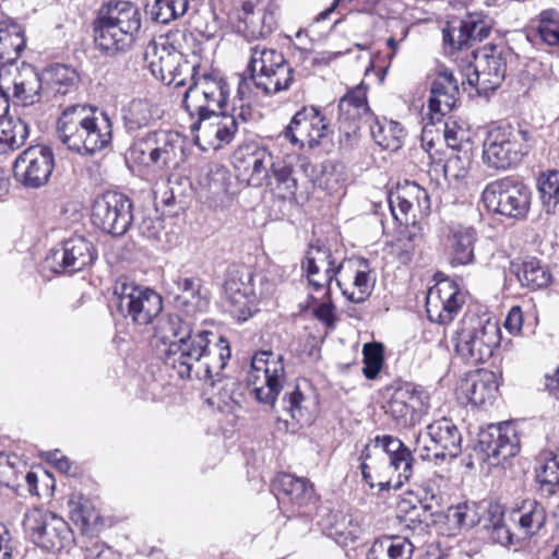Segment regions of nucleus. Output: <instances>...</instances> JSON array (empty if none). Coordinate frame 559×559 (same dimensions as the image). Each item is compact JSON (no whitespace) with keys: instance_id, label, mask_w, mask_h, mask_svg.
Here are the masks:
<instances>
[{"instance_id":"obj_1","label":"nucleus","mask_w":559,"mask_h":559,"mask_svg":"<svg viewBox=\"0 0 559 559\" xmlns=\"http://www.w3.org/2000/svg\"><path fill=\"white\" fill-rule=\"evenodd\" d=\"M175 285L180 294L176 301L185 317L166 314L157 320L154 338L164 345V364L179 379L199 380L212 386L222 382V371L230 358L229 343L221 335L197 325L191 316L204 312L209 300L201 294L200 281L178 276Z\"/></svg>"},{"instance_id":"obj_2","label":"nucleus","mask_w":559,"mask_h":559,"mask_svg":"<svg viewBox=\"0 0 559 559\" xmlns=\"http://www.w3.org/2000/svg\"><path fill=\"white\" fill-rule=\"evenodd\" d=\"M56 136L69 150L92 155L110 144L112 122L108 114L96 107L74 104L61 110Z\"/></svg>"},{"instance_id":"obj_3","label":"nucleus","mask_w":559,"mask_h":559,"mask_svg":"<svg viewBox=\"0 0 559 559\" xmlns=\"http://www.w3.org/2000/svg\"><path fill=\"white\" fill-rule=\"evenodd\" d=\"M247 72L239 81L241 98L250 92V84L264 95H274L288 90L294 81V70L284 55L261 44L250 48Z\"/></svg>"},{"instance_id":"obj_4","label":"nucleus","mask_w":559,"mask_h":559,"mask_svg":"<svg viewBox=\"0 0 559 559\" xmlns=\"http://www.w3.org/2000/svg\"><path fill=\"white\" fill-rule=\"evenodd\" d=\"M185 41V32L175 29L151 40L145 48L144 59L151 73L166 85L185 86L188 74L198 67L183 57Z\"/></svg>"},{"instance_id":"obj_5","label":"nucleus","mask_w":559,"mask_h":559,"mask_svg":"<svg viewBox=\"0 0 559 559\" xmlns=\"http://www.w3.org/2000/svg\"><path fill=\"white\" fill-rule=\"evenodd\" d=\"M500 340L498 321L472 311L464 314L453 337L455 352L471 364H481L491 358Z\"/></svg>"},{"instance_id":"obj_6","label":"nucleus","mask_w":559,"mask_h":559,"mask_svg":"<svg viewBox=\"0 0 559 559\" xmlns=\"http://www.w3.org/2000/svg\"><path fill=\"white\" fill-rule=\"evenodd\" d=\"M190 81L182 99V106L191 118L219 112L229 98L227 81L216 72H199V66L188 74Z\"/></svg>"},{"instance_id":"obj_7","label":"nucleus","mask_w":559,"mask_h":559,"mask_svg":"<svg viewBox=\"0 0 559 559\" xmlns=\"http://www.w3.org/2000/svg\"><path fill=\"white\" fill-rule=\"evenodd\" d=\"M528 132L510 124L492 127L483 144V160L489 168L507 170L528 153Z\"/></svg>"},{"instance_id":"obj_8","label":"nucleus","mask_w":559,"mask_h":559,"mask_svg":"<svg viewBox=\"0 0 559 559\" xmlns=\"http://www.w3.org/2000/svg\"><path fill=\"white\" fill-rule=\"evenodd\" d=\"M119 312L135 325L151 324L163 310V299L155 290L119 278L114 286Z\"/></svg>"},{"instance_id":"obj_9","label":"nucleus","mask_w":559,"mask_h":559,"mask_svg":"<svg viewBox=\"0 0 559 559\" xmlns=\"http://www.w3.org/2000/svg\"><path fill=\"white\" fill-rule=\"evenodd\" d=\"M23 528L35 545L48 551H60L73 543L69 524L46 509L28 510L24 514Z\"/></svg>"},{"instance_id":"obj_10","label":"nucleus","mask_w":559,"mask_h":559,"mask_svg":"<svg viewBox=\"0 0 559 559\" xmlns=\"http://www.w3.org/2000/svg\"><path fill=\"white\" fill-rule=\"evenodd\" d=\"M480 200L489 212L522 219L530 212L532 192L527 186L503 178L489 182Z\"/></svg>"},{"instance_id":"obj_11","label":"nucleus","mask_w":559,"mask_h":559,"mask_svg":"<svg viewBox=\"0 0 559 559\" xmlns=\"http://www.w3.org/2000/svg\"><path fill=\"white\" fill-rule=\"evenodd\" d=\"M509 57L511 51L508 48L495 45L477 49L474 52V64L465 74L467 83L479 94L497 90L506 78Z\"/></svg>"},{"instance_id":"obj_12","label":"nucleus","mask_w":559,"mask_h":559,"mask_svg":"<svg viewBox=\"0 0 559 559\" xmlns=\"http://www.w3.org/2000/svg\"><path fill=\"white\" fill-rule=\"evenodd\" d=\"M462 436L457 427L448 418L429 424L416 438L415 452L423 460H445L459 456L462 450Z\"/></svg>"},{"instance_id":"obj_13","label":"nucleus","mask_w":559,"mask_h":559,"mask_svg":"<svg viewBox=\"0 0 559 559\" xmlns=\"http://www.w3.org/2000/svg\"><path fill=\"white\" fill-rule=\"evenodd\" d=\"M133 204L123 193L106 191L98 195L92 205V223L111 236L124 235L133 221Z\"/></svg>"},{"instance_id":"obj_14","label":"nucleus","mask_w":559,"mask_h":559,"mask_svg":"<svg viewBox=\"0 0 559 559\" xmlns=\"http://www.w3.org/2000/svg\"><path fill=\"white\" fill-rule=\"evenodd\" d=\"M330 133V123L322 111L314 106H305L293 116L277 140L289 141L298 148L305 145L314 147L320 145Z\"/></svg>"},{"instance_id":"obj_15","label":"nucleus","mask_w":559,"mask_h":559,"mask_svg":"<svg viewBox=\"0 0 559 559\" xmlns=\"http://www.w3.org/2000/svg\"><path fill=\"white\" fill-rule=\"evenodd\" d=\"M429 394L412 383L395 389L384 406L385 414L401 428L413 427L428 413Z\"/></svg>"},{"instance_id":"obj_16","label":"nucleus","mask_w":559,"mask_h":559,"mask_svg":"<svg viewBox=\"0 0 559 559\" xmlns=\"http://www.w3.org/2000/svg\"><path fill=\"white\" fill-rule=\"evenodd\" d=\"M53 168L55 155L52 148L44 144L25 148L13 163L16 181L32 189L45 186Z\"/></svg>"},{"instance_id":"obj_17","label":"nucleus","mask_w":559,"mask_h":559,"mask_svg":"<svg viewBox=\"0 0 559 559\" xmlns=\"http://www.w3.org/2000/svg\"><path fill=\"white\" fill-rule=\"evenodd\" d=\"M273 162L272 153L254 142L238 146L233 154V165L238 180L254 188L265 185Z\"/></svg>"},{"instance_id":"obj_18","label":"nucleus","mask_w":559,"mask_h":559,"mask_svg":"<svg viewBox=\"0 0 559 559\" xmlns=\"http://www.w3.org/2000/svg\"><path fill=\"white\" fill-rule=\"evenodd\" d=\"M393 217L404 225H415L430 213L431 202L426 189L416 182L405 181L388 197Z\"/></svg>"},{"instance_id":"obj_19","label":"nucleus","mask_w":559,"mask_h":559,"mask_svg":"<svg viewBox=\"0 0 559 559\" xmlns=\"http://www.w3.org/2000/svg\"><path fill=\"white\" fill-rule=\"evenodd\" d=\"M190 129L195 144L202 151H217L234 140L238 122L235 115L217 112L197 118Z\"/></svg>"},{"instance_id":"obj_20","label":"nucleus","mask_w":559,"mask_h":559,"mask_svg":"<svg viewBox=\"0 0 559 559\" xmlns=\"http://www.w3.org/2000/svg\"><path fill=\"white\" fill-rule=\"evenodd\" d=\"M465 302V295L457 284L443 278L438 281L427 293L426 311L431 322L448 324L461 310Z\"/></svg>"},{"instance_id":"obj_21","label":"nucleus","mask_w":559,"mask_h":559,"mask_svg":"<svg viewBox=\"0 0 559 559\" xmlns=\"http://www.w3.org/2000/svg\"><path fill=\"white\" fill-rule=\"evenodd\" d=\"M96 259L93 243L83 236L74 235L63 241L47 257V262L56 273H76L90 266Z\"/></svg>"},{"instance_id":"obj_22","label":"nucleus","mask_w":559,"mask_h":559,"mask_svg":"<svg viewBox=\"0 0 559 559\" xmlns=\"http://www.w3.org/2000/svg\"><path fill=\"white\" fill-rule=\"evenodd\" d=\"M1 87L7 92L9 99L12 98L19 106H33L41 99V79L29 64L10 71L9 76L2 79Z\"/></svg>"},{"instance_id":"obj_23","label":"nucleus","mask_w":559,"mask_h":559,"mask_svg":"<svg viewBox=\"0 0 559 559\" xmlns=\"http://www.w3.org/2000/svg\"><path fill=\"white\" fill-rule=\"evenodd\" d=\"M483 451L495 464L515 456L520 451V439L515 427L510 423L490 426L479 435Z\"/></svg>"},{"instance_id":"obj_24","label":"nucleus","mask_w":559,"mask_h":559,"mask_svg":"<svg viewBox=\"0 0 559 559\" xmlns=\"http://www.w3.org/2000/svg\"><path fill=\"white\" fill-rule=\"evenodd\" d=\"M368 451H372L374 456H382L389 464L385 467L392 468L397 479L403 483L409 480L413 474V456L399 438L388 435L377 436L372 443H368Z\"/></svg>"},{"instance_id":"obj_25","label":"nucleus","mask_w":559,"mask_h":559,"mask_svg":"<svg viewBox=\"0 0 559 559\" xmlns=\"http://www.w3.org/2000/svg\"><path fill=\"white\" fill-rule=\"evenodd\" d=\"M508 521L515 527L522 540L538 535L545 527L547 513L536 499H523L513 503L507 511Z\"/></svg>"},{"instance_id":"obj_26","label":"nucleus","mask_w":559,"mask_h":559,"mask_svg":"<svg viewBox=\"0 0 559 559\" xmlns=\"http://www.w3.org/2000/svg\"><path fill=\"white\" fill-rule=\"evenodd\" d=\"M336 285L350 301L359 304L370 295L373 283L368 265L362 261H347L337 265Z\"/></svg>"},{"instance_id":"obj_27","label":"nucleus","mask_w":559,"mask_h":559,"mask_svg":"<svg viewBox=\"0 0 559 559\" xmlns=\"http://www.w3.org/2000/svg\"><path fill=\"white\" fill-rule=\"evenodd\" d=\"M224 292L229 312L236 320L246 321L258 310L251 274H239V272L230 274L225 282Z\"/></svg>"},{"instance_id":"obj_28","label":"nucleus","mask_w":559,"mask_h":559,"mask_svg":"<svg viewBox=\"0 0 559 559\" xmlns=\"http://www.w3.org/2000/svg\"><path fill=\"white\" fill-rule=\"evenodd\" d=\"M337 265L330 249L317 246H310L302 263L309 285L316 292H323L324 297L329 296L330 284L337 275Z\"/></svg>"},{"instance_id":"obj_29","label":"nucleus","mask_w":559,"mask_h":559,"mask_svg":"<svg viewBox=\"0 0 559 559\" xmlns=\"http://www.w3.org/2000/svg\"><path fill=\"white\" fill-rule=\"evenodd\" d=\"M456 393L473 406L491 405L498 393L497 376L487 369L472 371L461 380Z\"/></svg>"},{"instance_id":"obj_30","label":"nucleus","mask_w":559,"mask_h":559,"mask_svg":"<svg viewBox=\"0 0 559 559\" xmlns=\"http://www.w3.org/2000/svg\"><path fill=\"white\" fill-rule=\"evenodd\" d=\"M459 95L457 80L449 69H440L432 82L428 100L429 116L432 122L450 112L456 104Z\"/></svg>"},{"instance_id":"obj_31","label":"nucleus","mask_w":559,"mask_h":559,"mask_svg":"<svg viewBox=\"0 0 559 559\" xmlns=\"http://www.w3.org/2000/svg\"><path fill=\"white\" fill-rule=\"evenodd\" d=\"M155 171L175 169L182 159V139L177 132L157 130L152 132Z\"/></svg>"},{"instance_id":"obj_32","label":"nucleus","mask_w":559,"mask_h":559,"mask_svg":"<svg viewBox=\"0 0 559 559\" xmlns=\"http://www.w3.org/2000/svg\"><path fill=\"white\" fill-rule=\"evenodd\" d=\"M359 461L362 477L371 488L378 486L380 490L397 489L403 485V481L397 479L395 472L385 467L389 464L382 456H374L372 451H368V444L361 450Z\"/></svg>"},{"instance_id":"obj_33","label":"nucleus","mask_w":559,"mask_h":559,"mask_svg":"<svg viewBox=\"0 0 559 559\" xmlns=\"http://www.w3.org/2000/svg\"><path fill=\"white\" fill-rule=\"evenodd\" d=\"M94 33L96 45L108 52L128 49L135 38L133 34L124 32L100 14H97Z\"/></svg>"},{"instance_id":"obj_34","label":"nucleus","mask_w":559,"mask_h":559,"mask_svg":"<svg viewBox=\"0 0 559 559\" xmlns=\"http://www.w3.org/2000/svg\"><path fill=\"white\" fill-rule=\"evenodd\" d=\"M272 487L278 499H287L298 507L308 504L314 498L312 485L307 479L295 477L292 474L277 475Z\"/></svg>"},{"instance_id":"obj_35","label":"nucleus","mask_w":559,"mask_h":559,"mask_svg":"<svg viewBox=\"0 0 559 559\" xmlns=\"http://www.w3.org/2000/svg\"><path fill=\"white\" fill-rule=\"evenodd\" d=\"M476 230L472 226L452 224L449 226L448 242L451 249V262L466 265L474 260Z\"/></svg>"},{"instance_id":"obj_36","label":"nucleus","mask_w":559,"mask_h":559,"mask_svg":"<svg viewBox=\"0 0 559 559\" xmlns=\"http://www.w3.org/2000/svg\"><path fill=\"white\" fill-rule=\"evenodd\" d=\"M98 14L134 36H136L140 31L141 14L139 9L130 1H109L99 9Z\"/></svg>"},{"instance_id":"obj_37","label":"nucleus","mask_w":559,"mask_h":559,"mask_svg":"<svg viewBox=\"0 0 559 559\" xmlns=\"http://www.w3.org/2000/svg\"><path fill=\"white\" fill-rule=\"evenodd\" d=\"M413 550V544L405 537L383 536L372 543L366 559H411Z\"/></svg>"},{"instance_id":"obj_38","label":"nucleus","mask_w":559,"mask_h":559,"mask_svg":"<svg viewBox=\"0 0 559 559\" xmlns=\"http://www.w3.org/2000/svg\"><path fill=\"white\" fill-rule=\"evenodd\" d=\"M29 135L28 124L21 118L0 119V154H9L22 147Z\"/></svg>"},{"instance_id":"obj_39","label":"nucleus","mask_w":559,"mask_h":559,"mask_svg":"<svg viewBox=\"0 0 559 559\" xmlns=\"http://www.w3.org/2000/svg\"><path fill=\"white\" fill-rule=\"evenodd\" d=\"M370 132L379 146L391 152L400 150L406 136L400 122L385 118L376 119L370 126Z\"/></svg>"},{"instance_id":"obj_40","label":"nucleus","mask_w":559,"mask_h":559,"mask_svg":"<svg viewBox=\"0 0 559 559\" xmlns=\"http://www.w3.org/2000/svg\"><path fill=\"white\" fill-rule=\"evenodd\" d=\"M267 186L275 197L282 200L292 199L297 191V180L293 176V167L283 160L273 162Z\"/></svg>"},{"instance_id":"obj_41","label":"nucleus","mask_w":559,"mask_h":559,"mask_svg":"<svg viewBox=\"0 0 559 559\" xmlns=\"http://www.w3.org/2000/svg\"><path fill=\"white\" fill-rule=\"evenodd\" d=\"M340 119L355 123L368 115L367 87L361 83L349 90L338 103Z\"/></svg>"},{"instance_id":"obj_42","label":"nucleus","mask_w":559,"mask_h":559,"mask_svg":"<svg viewBox=\"0 0 559 559\" xmlns=\"http://www.w3.org/2000/svg\"><path fill=\"white\" fill-rule=\"evenodd\" d=\"M158 118V108L145 98L132 99L123 114L124 123L129 131L147 127Z\"/></svg>"},{"instance_id":"obj_43","label":"nucleus","mask_w":559,"mask_h":559,"mask_svg":"<svg viewBox=\"0 0 559 559\" xmlns=\"http://www.w3.org/2000/svg\"><path fill=\"white\" fill-rule=\"evenodd\" d=\"M516 277L523 287L533 290L547 287L552 280L549 269L535 258L525 260L518 266Z\"/></svg>"},{"instance_id":"obj_44","label":"nucleus","mask_w":559,"mask_h":559,"mask_svg":"<svg viewBox=\"0 0 559 559\" xmlns=\"http://www.w3.org/2000/svg\"><path fill=\"white\" fill-rule=\"evenodd\" d=\"M286 377L284 358L272 350H260L251 358L247 377Z\"/></svg>"},{"instance_id":"obj_45","label":"nucleus","mask_w":559,"mask_h":559,"mask_svg":"<svg viewBox=\"0 0 559 559\" xmlns=\"http://www.w3.org/2000/svg\"><path fill=\"white\" fill-rule=\"evenodd\" d=\"M239 17L245 24L243 31L251 38L264 37L271 34L273 29V17L264 12H255L254 4L251 1L242 3Z\"/></svg>"},{"instance_id":"obj_46","label":"nucleus","mask_w":559,"mask_h":559,"mask_svg":"<svg viewBox=\"0 0 559 559\" xmlns=\"http://www.w3.org/2000/svg\"><path fill=\"white\" fill-rule=\"evenodd\" d=\"M537 189L543 209L548 214L559 213V170L542 173L537 178Z\"/></svg>"},{"instance_id":"obj_47","label":"nucleus","mask_w":559,"mask_h":559,"mask_svg":"<svg viewBox=\"0 0 559 559\" xmlns=\"http://www.w3.org/2000/svg\"><path fill=\"white\" fill-rule=\"evenodd\" d=\"M285 380L286 377H247V384L258 402L272 405L283 390Z\"/></svg>"},{"instance_id":"obj_48","label":"nucleus","mask_w":559,"mask_h":559,"mask_svg":"<svg viewBox=\"0 0 559 559\" xmlns=\"http://www.w3.org/2000/svg\"><path fill=\"white\" fill-rule=\"evenodd\" d=\"M25 48V38L21 27L15 23H0V56L8 59L17 58Z\"/></svg>"},{"instance_id":"obj_49","label":"nucleus","mask_w":559,"mask_h":559,"mask_svg":"<svg viewBox=\"0 0 559 559\" xmlns=\"http://www.w3.org/2000/svg\"><path fill=\"white\" fill-rule=\"evenodd\" d=\"M362 532L356 518L352 514H340L329 527V535L341 546L354 543Z\"/></svg>"},{"instance_id":"obj_50","label":"nucleus","mask_w":559,"mask_h":559,"mask_svg":"<svg viewBox=\"0 0 559 559\" xmlns=\"http://www.w3.org/2000/svg\"><path fill=\"white\" fill-rule=\"evenodd\" d=\"M471 19L452 20L443 29V41L451 50L462 49L472 41Z\"/></svg>"},{"instance_id":"obj_51","label":"nucleus","mask_w":559,"mask_h":559,"mask_svg":"<svg viewBox=\"0 0 559 559\" xmlns=\"http://www.w3.org/2000/svg\"><path fill=\"white\" fill-rule=\"evenodd\" d=\"M49 88L59 95H67L75 88L78 82L76 72L63 64H56L47 72Z\"/></svg>"},{"instance_id":"obj_52","label":"nucleus","mask_w":559,"mask_h":559,"mask_svg":"<svg viewBox=\"0 0 559 559\" xmlns=\"http://www.w3.org/2000/svg\"><path fill=\"white\" fill-rule=\"evenodd\" d=\"M69 507L71 520L75 525L80 526L83 532L95 525L99 520L98 512L86 498L78 497L76 499H71Z\"/></svg>"},{"instance_id":"obj_53","label":"nucleus","mask_w":559,"mask_h":559,"mask_svg":"<svg viewBox=\"0 0 559 559\" xmlns=\"http://www.w3.org/2000/svg\"><path fill=\"white\" fill-rule=\"evenodd\" d=\"M188 0H155L150 13L154 21L167 24L181 17L188 10Z\"/></svg>"},{"instance_id":"obj_54","label":"nucleus","mask_w":559,"mask_h":559,"mask_svg":"<svg viewBox=\"0 0 559 559\" xmlns=\"http://www.w3.org/2000/svg\"><path fill=\"white\" fill-rule=\"evenodd\" d=\"M152 132L146 133L144 136L139 138L133 142L129 150V159L151 171H155V159Z\"/></svg>"},{"instance_id":"obj_55","label":"nucleus","mask_w":559,"mask_h":559,"mask_svg":"<svg viewBox=\"0 0 559 559\" xmlns=\"http://www.w3.org/2000/svg\"><path fill=\"white\" fill-rule=\"evenodd\" d=\"M471 154L467 151L451 152L443 165L445 179L451 183L466 177L471 166Z\"/></svg>"},{"instance_id":"obj_56","label":"nucleus","mask_w":559,"mask_h":559,"mask_svg":"<svg viewBox=\"0 0 559 559\" xmlns=\"http://www.w3.org/2000/svg\"><path fill=\"white\" fill-rule=\"evenodd\" d=\"M506 520H508L507 512L502 513L501 518L491 519V524L488 526L490 538L502 546L520 544L522 538L516 535V530L513 525L512 527L507 525Z\"/></svg>"},{"instance_id":"obj_57","label":"nucleus","mask_w":559,"mask_h":559,"mask_svg":"<svg viewBox=\"0 0 559 559\" xmlns=\"http://www.w3.org/2000/svg\"><path fill=\"white\" fill-rule=\"evenodd\" d=\"M362 373L367 379H376L383 365V346L380 343H367L362 348Z\"/></svg>"},{"instance_id":"obj_58","label":"nucleus","mask_w":559,"mask_h":559,"mask_svg":"<svg viewBox=\"0 0 559 559\" xmlns=\"http://www.w3.org/2000/svg\"><path fill=\"white\" fill-rule=\"evenodd\" d=\"M537 479L542 486L548 487L549 492L559 490V451L550 453L545 459L537 472Z\"/></svg>"},{"instance_id":"obj_59","label":"nucleus","mask_w":559,"mask_h":559,"mask_svg":"<svg viewBox=\"0 0 559 559\" xmlns=\"http://www.w3.org/2000/svg\"><path fill=\"white\" fill-rule=\"evenodd\" d=\"M538 32L542 39L550 46L559 45V13L546 10L540 13Z\"/></svg>"},{"instance_id":"obj_60","label":"nucleus","mask_w":559,"mask_h":559,"mask_svg":"<svg viewBox=\"0 0 559 559\" xmlns=\"http://www.w3.org/2000/svg\"><path fill=\"white\" fill-rule=\"evenodd\" d=\"M345 181L344 173L341 166L334 164H326L323 166V171L319 178V186L326 190L329 193L338 192Z\"/></svg>"},{"instance_id":"obj_61","label":"nucleus","mask_w":559,"mask_h":559,"mask_svg":"<svg viewBox=\"0 0 559 559\" xmlns=\"http://www.w3.org/2000/svg\"><path fill=\"white\" fill-rule=\"evenodd\" d=\"M286 409L289 412L292 418L297 421L310 420L307 399L298 388L289 394Z\"/></svg>"},{"instance_id":"obj_62","label":"nucleus","mask_w":559,"mask_h":559,"mask_svg":"<svg viewBox=\"0 0 559 559\" xmlns=\"http://www.w3.org/2000/svg\"><path fill=\"white\" fill-rule=\"evenodd\" d=\"M469 507L466 503H460L451 507L448 511V522L457 528H468L475 524L474 518L469 515Z\"/></svg>"},{"instance_id":"obj_63","label":"nucleus","mask_w":559,"mask_h":559,"mask_svg":"<svg viewBox=\"0 0 559 559\" xmlns=\"http://www.w3.org/2000/svg\"><path fill=\"white\" fill-rule=\"evenodd\" d=\"M523 326V313L519 306H514L510 309L506 321L504 328L511 334H519Z\"/></svg>"},{"instance_id":"obj_64","label":"nucleus","mask_w":559,"mask_h":559,"mask_svg":"<svg viewBox=\"0 0 559 559\" xmlns=\"http://www.w3.org/2000/svg\"><path fill=\"white\" fill-rule=\"evenodd\" d=\"M85 559H116V555L110 547L96 542L86 548Z\"/></svg>"}]
</instances>
